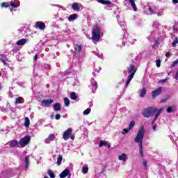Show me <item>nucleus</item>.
I'll return each instance as SVG.
<instances>
[{"label": "nucleus", "instance_id": "nucleus-63", "mask_svg": "<svg viewBox=\"0 0 178 178\" xmlns=\"http://www.w3.org/2000/svg\"><path fill=\"white\" fill-rule=\"evenodd\" d=\"M44 178H49V177H44Z\"/></svg>", "mask_w": 178, "mask_h": 178}, {"label": "nucleus", "instance_id": "nucleus-3", "mask_svg": "<svg viewBox=\"0 0 178 178\" xmlns=\"http://www.w3.org/2000/svg\"><path fill=\"white\" fill-rule=\"evenodd\" d=\"M136 72H137V68H136V66L133 64H131L129 65V67H128V74H129L128 76V79L126 82V87H127L129 84H130V81H131V80H133V77H134V74H136Z\"/></svg>", "mask_w": 178, "mask_h": 178}, {"label": "nucleus", "instance_id": "nucleus-48", "mask_svg": "<svg viewBox=\"0 0 178 178\" xmlns=\"http://www.w3.org/2000/svg\"><path fill=\"white\" fill-rule=\"evenodd\" d=\"M55 118H56V120H59V119H60V115L59 114H57V115H56Z\"/></svg>", "mask_w": 178, "mask_h": 178}, {"label": "nucleus", "instance_id": "nucleus-55", "mask_svg": "<svg viewBox=\"0 0 178 178\" xmlns=\"http://www.w3.org/2000/svg\"><path fill=\"white\" fill-rule=\"evenodd\" d=\"M96 55H97V56H98V58H102L104 56H102V54H96Z\"/></svg>", "mask_w": 178, "mask_h": 178}, {"label": "nucleus", "instance_id": "nucleus-29", "mask_svg": "<svg viewBox=\"0 0 178 178\" xmlns=\"http://www.w3.org/2000/svg\"><path fill=\"white\" fill-rule=\"evenodd\" d=\"M71 99H73L74 101H76L77 99V96H76V92H72L70 94Z\"/></svg>", "mask_w": 178, "mask_h": 178}, {"label": "nucleus", "instance_id": "nucleus-13", "mask_svg": "<svg viewBox=\"0 0 178 178\" xmlns=\"http://www.w3.org/2000/svg\"><path fill=\"white\" fill-rule=\"evenodd\" d=\"M70 171L69 170L65 169L60 174V178H65L69 175V177H70Z\"/></svg>", "mask_w": 178, "mask_h": 178}, {"label": "nucleus", "instance_id": "nucleus-57", "mask_svg": "<svg viewBox=\"0 0 178 178\" xmlns=\"http://www.w3.org/2000/svg\"><path fill=\"white\" fill-rule=\"evenodd\" d=\"M173 3H178V0H172Z\"/></svg>", "mask_w": 178, "mask_h": 178}, {"label": "nucleus", "instance_id": "nucleus-4", "mask_svg": "<svg viewBox=\"0 0 178 178\" xmlns=\"http://www.w3.org/2000/svg\"><path fill=\"white\" fill-rule=\"evenodd\" d=\"M99 38H101V30L98 26L93 29L92 34V40L93 42H98L99 41Z\"/></svg>", "mask_w": 178, "mask_h": 178}, {"label": "nucleus", "instance_id": "nucleus-7", "mask_svg": "<svg viewBox=\"0 0 178 178\" xmlns=\"http://www.w3.org/2000/svg\"><path fill=\"white\" fill-rule=\"evenodd\" d=\"M72 128H69L64 132L63 137L65 141H67V140H69V137H70V134H72Z\"/></svg>", "mask_w": 178, "mask_h": 178}, {"label": "nucleus", "instance_id": "nucleus-24", "mask_svg": "<svg viewBox=\"0 0 178 178\" xmlns=\"http://www.w3.org/2000/svg\"><path fill=\"white\" fill-rule=\"evenodd\" d=\"M24 126L25 127H29L30 126V119L28 117L24 119Z\"/></svg>", "mask_w": 178, "mask_h": 178}, {"label": "nucleus", "instance_id": "nucleus-50", "mask_svg": "<svg viewBox=\"0 0 178 178\" xmlns=\"http://www.w3.org/2000/svg\"><path fill=\"white\" fill-rule=\"evenodd\" d=\"M172 30H173L174 33H176V31H177V27L174 26L173 28H172Z\"/></svg>", "mask_w": 178, "mask_h": 178}, {"label": "nucleus", "instance_id": "nucleus-2", "mask_svg": "<svg viewBox=\"0 0 178 178\" xmlns=\"http://www.w3.org/2000/svg\"><path fill=\"white\" fill-rule=\"evenodd\" d=\"M144 134H145V129H144V126H142L139 129L134 138L135 143L139 145V152L141 156H144V151L143 150V140H144Z\"/></svg>", "mask_w": 178, "mask_h": 178}, {"label": "nucleus", "instance_id": "nucleus-52", "mask_svg": "<svg viewBox=\"0 0 178 178\" xmlns=\"http://www.w3.org/2000/svg\"><path fill=\"white\" fill-rule=\"evenodd\" d=\"M149 11L150 12V13H154V9H152V8L151 7L149 8Z\"/></svg>", "mask_w": 178, "mask_h": 178}, {"label": "nucleus", "instance_id": "nucleus-45", "mask_svg": "<svg viewBox=\"0 0 178 178\" xmlns=\"http://www.w3.org/2000/svg\"><path fill=\"white\" fill-rule=\"evenodd\" d=\"M0 60H1V62H3V60H6V56H5L4 55H1V58Z\"/></svg>", "mask_w": 178, "mask_h": 178}, {"label": "nucleus", "instance_id": "nucleus-22", "mask_svg": "<svg viewBox=\"0 0 178 178\" xmlns=\"http://www.w3.org/2000/svg\"><path fill=\"white\" fill-rule=\"evenodd\" d=\"M99 3H102V5H111V1H105V0H97Z\"/></svg>", "mask_w": 178, "mask_h": 178}, {"label": "nucleus", "instance_id": "nucleus-31", "mask_svg": "<svg viewBox=\"0 0 178 178\" xmlns=\"http://www.w3.org/2000/svg\"><path fill=\"white\" fill-rule=\"evenodd\" d=\"M135 125H136V122L134 121H131L129 125V130H131Z\"/></svg>", "mask_w": 178, "mask_h": 178}, {"label": "nucleus", "instance_id": "nucleus-39", "mask_svg": "<svg viewBox=\"0 0 178 178\" xmlns=\"http://www.w3.org/2000/svg\"><path fill=\"white\" fill-rule=\"evenodd\" d=\"M152 26H153L154 28L157 29V27L159 26V22H154Z\"/></svg>", "mask_w": 178, "mask_h": 178}, {"label": "nucleus", "instance_id": "nucleus-38", "mask_svg": "<svg viewBox=\"0 0 178 178\" xmlns=\"http://www.w3.org/2000/svg\"><path fill=\"white\" fill-rule=\"evenodd\" d=\"M176 44H178V38H175V40L172 42V47H176Z\"/></svg>", "mask_w": 178, "mask_h": 178}, {"label": "nucleus", "instance_id": "nucleus-42", "mask_svg": "<svg viewBox=\"0 0 178 178\" xmlns=\"http://www.w3.org/2000/svg\"><path fill=\"white\" fill-rule=\"evenodd\" d=\"M155 122H154L152 124V130L153 131H155L156 130V124H154Z\"/></svg>", "mask_w": 178, "mask_h": 178}, {"label": "nucleus", "instance_id": "nucleus-34", "mask_svg": "<svg viewBox=\"0 0 178 178\" xmlns=\"http://www.w3.org/2000/svg\"><path fill=\"white\" fill-rule=\"evenodd\" d=\"M10 6H12V8H17V3H15L14 0H11L10 1Z\"/></svg>", "mask_w": 178, "mask_h": 178}, {"label": "nucleus", "instance_id": "nucleus-62", "mask_svg": "<svg viewBox=\"0 0 178 178\" xmlns=\"http://www.w3.org/2000/svg\"><path fill=\"white\" fill-rule=\"evenodd\" d=\"M1 111H2V112H3V111H5V108H3Z\"/></svg>", "mask_w": 178, "mask_h": 178}, {"label": "nucleus", "instance_id": "nucleus-5", "mask_svg": "<svg viewBox=\"0 0 178 178\" xmlns=\"http://www.w3.org/2000/svg\"><path fill=\"white\" fill-rule=\"evenodd\" d=\"M30 140H31V138H30V136H25L20 139V140L18 141L19 148H24L26 145H29V143H30Z\"/></svg>", "mask_w": 178, "mask_h": 178}, {"label": "nucleus", "instance_id": "nucleus-26", "mask_svg": "<svg viewBox=\"0 0 178 178\" xmlns=\"http://www.w3.org/2000/svg\"><path fill=\"white\" fill-rule=\"evenodd\" d=\"M82 173L83 175H87L88 173V167L83 166L82 167Z\"/></svg>", "mask_w": 178, "mask_h": 178}, {"label": "nucleus", "instance_id": "nucleus-40", "mask_svg": "<svg viewBox=\"0 0 178 178\" xmlns=\"http://www.w3.org/2000/svg\"><path fill=\"white\" fill-rule=\"evenodd\" d=\"M156 65L157 67H161V60H156Z\"/></svg>", "mask_w": 178, "mask_h": 178}, {"label": "nucleus", "instance_id": "nucleus-58", "mask_svg": "<svg viewBox=\"0 0 178 178\" xmlns=\"http://www.w3.org/2000/svg\"><path fill=\"white\" fill-rule=\"evenodd\" d=\"M51 119H54V118H55V115L53 114L51 115Z\"/></svg>", "mask_w": 178, "mask_h": 178}, {"label": "nucleus", "instance_id": "nucleus-51", "mask_svg": "<svg viewBox=\"0 0 178 178\" xmlns=\"http://www.w3.org/2000/svg\"><path fill=\"white\" fill-rule=\"evenodd\" d=\"M3 63L4 66H8V63H6V60H3Z\"/></svg>", "mask_w": 178, "mask_h": 178}, {"label": "nucleus", "instance_id": "nucleus-36", "mask_svg": "<svg viewBox=\"0 0 178 178\" xmlns=\"http://www.w3.org/2000/svg\"><path fill=\"white\" fill-rule=\"evenodd\" d=\"M1 8H8L9 5L6 2H3L1 4Z\"/></svg>", "mask_w": 178, "mask_h": 178}, {"label": "nucleus", "instance_id": "nucleus-14", "mask_svg": "<svg viewBox=\"0 0 178 178\" xmlns=\"http://www.w3.org/2000/svg\"><path fill=\"white\" fill-rule=\"evenodd\" d=\"M36 27H38L40 30L45 29V24L42 22H36Z\"/></svg>", "mask_w": 178, "mask_h": 178}, {"label": "nucleus", "instance_id": "nucleus-32", "mask_svg": "<svg viewBox=\"0 0 178 178\" xmlns=\"http://www.w3.org/2000/svg\"><path fill=\"white\" fill-rule=\"evenodd\" d=\"M63 160V157H62V156H58V158L57 159V165H61Z\"/></svg>", "mask_w": 178, "mask_h": 178}, {"label": "nucleus", "instance_id": "nucleus-10", "mask_svg": "<svg viewBox=\"0 0 178 178\" xmlns=\"http://www.w3.org/2000/svg\"><path fill=\"white\" fill-rule=\"evenodd\" d=\"M7 144L11 147H17V148H19V141L16 140H13L11 141H9L8 143H7Z\"/></svg>", "mask_w": 178, "mask_h": 178}, {"label": "nucleus", "instance_id": "nucleus-44", "mask_svg": "<svg viewBox=\"0 0 178 178\" xmlns=\"http://www.w3.org/2000/svg\"><path fill=\"white\" fill-rule=\"evenodd\" d=\"M172 111H173V108H172V107H168V108H167V112H168V113H172Z\"/></svg>", "mask_w": 178, "mask_h": 178}, {"label": "nucleus", "instance_id": "nucleus-61", "mask_svg": "<svg viewBox=\"0 0 178 178\" xmlns=\"http://www.w3.org/2000/svg\"><path fill=\"white\" fill-rule=\"evenodd\" d=\"M2 89V85L0 83V90Z\"/></svg>", "mask_w": 178, "mask_h": 178}, {"label": "nucleus", "instance_id": "nucleus-28", "mask_svg": "<svg viewBox=\"0 0 178 178\" xmlns=\"http://www.w3.org/2000/svg\"><path fill=\"white\" fill-rule=\"evenodd\" d=\"M64 104L65 106H69V105H70V100H69V98L67 97L64 98Z\"/></svg>", "mask_w": 178, "mask_h": 178}, {"label": "nucleus", "instance_id": "nucleus-46", "mask_svg": "<svg viewBox=\"0 0 178 178\" xmlns=\"http://www.w3.org/2000/svg\"><path fill=\"white\" fill-rule=\"evenodd\" d=\"M177 63H178V60H176L175 61H174L172 64V67H175V66H176Z\"/></svg>", "mask_w": 178, "mask_h": 178}, {"label": "nucleus", "instance_id": "nucleus-30", "mask_svg": "<svg viewBox=\"0 0 178 178\" xmlns=\"http://www.w3.org/2000/svg\"><path fill=\"white\" fill-rule=\"evenodd\" d=\"M47 173L49 175V176L51 177V178H55V174L54 173V172L51 170H49L47 171Z\"/></svg>", "mask_w": 178, "mask_h": 178}, {"label": "nucleus", "instance_id": "nucleus-20", "mask_svg": "<svg viewBox=\"0 0 178 178\" xmlns=\"http://www.w3.org/2000/svg\"><path fill=\"white\" fill-rule=\"evenodd\" d=\"M72 9L73 10H76V12H79L80 10V7L79 6V3H72Z\"/></svg>", "mask_w": 178, "mask_h": 178}, {"label": "nucleus", "instance_id": "nucleus-16", "mask_svg": "<svg viewBox=\"0 0 178 178\" xmlns=\"http://www.w3.org/2000/svg\"><path fill=\"white\" fill-rule=\"evenodd\" d=\"M26 42H27V40L25 38H22L17 42V45H18L19 47H23V45H24V44H26Z\"/></svg>", "mask_w": 178, "mask_h": 178}, {"label": "nucleus", "instance_id": "nucleus-59", "mask_svg": "<svg viewBox=\"0 0 178 178\" xmlns=\"http://www.w3.org/2000/svg\"><path fill=\"white\" fill-rule=\"evenodd\" d=\"M122 45L123 47H124V45H126V43L124 42H122Z\"/></svg>", "mask_w": 178, "mask_h": 178}, {"label": "nucleus", "instance_id": "nucleus-43", "mask_svg": "<svg viewBox=\"0 0 178 178\" xmlns=\"http://www.w3.org/2000/svg\"><path fill=\"white\" fill-rule=\"evenodd\" d=\"M143 165L144 168H145V169H147V167L148 166V165H147V162L146 160L143 161Z\"/></svg>", "mask_w": 178, "mask_h": 178}, {"label": "nucleus", "instance_id": "nucleus-25", "mask_svg": "<svg viewBox=\"0 0 178 178\" xmlns=\"http://www.w3.org/2000/svg\"><path fill=\"white\" fill-rule=\"evenodd\" d=\"M145 94H147V90H145V88L141 89L140 93V97L141 98H144V97H145Z\"/></svg>", "mask_w": 178, "mask_h": 178}, {"label": "nucleus", "instance_id": "nucleus-1", "mask_svg": "<svg viewBox=\"0 0 178 178\" xmlns=\"http://www.w3.org/2000/svg\"><path fill=\"white\" fill-rule=\"evenodd\" d=\"M162 111H163V108L158 109L152 107H148L147 108H145L143 111V115L144 118H151V116H152L153 115H155L154 118L152 121V124H154L156 119H158V117L159 116V115L162 113Z\"/></svg>", "mask_w": 178, "mask_h": 178}, {"label": "nucleus", "instance_id": "nucleus-27", "mask_svg": "<svg viewBox=\"0 0 178 178\" xmlns=\"http://www.w3.org/2000/svg\"><path fill=\"white\" fill-rule=\"evenodd\" d=\"M22 99H23L22 97H17L15 99V105H18V104H23V102H22Z\"/></svg>", "mask_w": 178, "mask_h": 178}, {"label": "nucleus", "instance_id": "nucleus-35", "mask_svg": "<svg viewBox=\"0 0 178 178\" xmlns=\"http://www.w3.org/2000/svg\"><path fill=\"white\" fill-rule=\"evenodd\" d=\"M159 44L158 43V42H155L154 43V44L152 45V49H156V48H158Z\"/></svg>", "mask_w": 178, "mask_h": 178}, {"label": "nucleus", "instance_id": "nucleus-54", "mask_svg": "<svg viewBox=\"0 0 178 178\" xmlns=\"http://www.w3.org/2000/svg\"><path fill=\"white\" fill-rule=\"evenodd\" d=\"M165 56H166L167 58H169V56H170V52H167V53L165 54Z\"/></svg>", "mask_w": 178, "mask_h": 178}, {"label": "nucleus", "instance_id": "nucleus-53", "mask_svg": "<svg viewBox=\"0 0 178 178\" xmlns=\"http://www.w3.org/2000/svg\"><path fill=\"white\" fill-rule=\"evenodd\" d=\"M157 16H163V12L158 13Z\"/></svg>", "mask_w": 178, "mask_h": 178}, {"label": "nucleus", "instance_id": "nucleus-15", "mask_svg": "<svg viewBox=\"0 0 178 178\" xmlns=\"http://www.w3.org/2000/svg\"><path fill=\"white\" fill-rule=\"evenodd\" d=\"M119 161H122V162H126L127 159V154L126 153H122L121 155L118 156Z\"/></svg>", "mask_w": 178, "mask_h": 178}, {"label": "nucleus", "instance_id": "nucleus-21", "mask_svg": "<svg viewBox=\"0 0 178 178\" xmlns=\"http://www.w3.org/2000/svg\"><path fill=\"white\" fill-rule=\"evenodd\" d=\"M77 17H78V16L76 14H72L69 16L68 20H69V22H73L74 20H76V19H77Z\"/></svg>", "mask_w": 178, "mask_h": 178}, {"label": "nucleus", "instance_id": "nucleus-33", "mask_svg": "<svg viewBox=\"0 0 178 178\" xmlns=\"http://www.w3.org/2000/svg\"><path fill=\"white\" fill-rule=\"evenodd\" d=\"M90 112H91V108H87L83 111V115H90Z\"/></svg>", "mask_w": 178, "mask_h": 178}, {"label": "nucleus", "instance_id": "nucleus-60", "mask_svg": "<svg viewBox=\"0 0 178 178\" xmlns=\"http://www.w3.org/2000/svg\"><path fill=\"white\" fill-rule=\"evenodd\" d=\"M124 74L125 76H127V72H126V71L124 72Z\"/></svg>", "mask_w": 178, "mask_h": 178}, {"label": "nucleus", "instance_id": "nucleus-8", "mask_svg": "<svg viewBox=\"0 0 178 178\" xmlns=\"http://www.w3.org/2000/svg\"><path fill=\"white\" fill-rule=\"evenodd\" d=\"M162 87H159L157 89H156L154 91L152 92V98H156V97H158V95H161V92H162Z\"/></svg>", "mask_w": 178, "mask_h": 178}, {"label": "nucleus", "instance_id": "nucleus-18", "mask_svg": "<svg viewBox=\"0 0 178 178\" xmlns=\"http://www.w3.org/2000/svg\"><path fill=\"white\" fill-rule=\"evenodd\" d=\"M108 147V148H111V145H108V142L106 140H100V144L99 147Z\"/></svg>", "mask_w": 178, "mask_h": 178}, {"label": "nucleus", "instance_id": "nucleus-49", "mask_svg": "<svg viewBox=\"0 0 178 178\" xmlns=\"http://www.w3.org/2000/svg\"><path fill=\"white\" fill-rule=\"evenodd\" d=\"M129 130H130V129H124V130H123L124 132H122V134H124V133H129Z\"/></svg>", "mask_w": 178, "mask_h": 178}, {"label": "nucleus", "instance_id": "nucleus-64", "mask_svg": "<svg viewBox=\"0 0 178 178\" xmlns=\"http://www.w3.org/2000/svg\"><path fill=\"white\" fill-rule=\"evenodd\" d=\"M71 138H72V140H74L73 137H72Z\"/></svg>", "mask_w": 178, "mask_h": 178}, {"label": "nucleus", "instance_id": "nucleus-41", "mask_svg": "<svg viewBox=\"0 0 178 178\" xmlns=\"http://www.w3.org/2000/svg\"><path fill=\"white\" fill-rule=\"evenodd\" d=\"M168 80H169V78H165V79H161L159 81V83H166V81H168Z\"/></svg>", "mask_w": 178, "mask_h": 178}, {"label": "nucleus", "instance_id": "nucleus-47", "mask_svg": "<svg viewBox=\"0 0 178 178\" xmlns=\"http://www.w3.org/2000/svg\"><path fill=\"white\" fill-rule=\"evenodd\" d=\"M120 26H121V29L122 30H126V26H124V24H120Z\"/></svg>", "mask_w": 178, "mask_h": 178}, {"label": "nucleus", "instance_id": "nucleus-19", "mask_svg": "<svg viewBox=\"0 0 178 178\" xmlns=\"http://www.w3.org/2000/svg\"><path fill=\"white\" fill-rule=\"evenodd\" d=\"M25 168L28 169L30 165V156H26L25 157Z\"/></svg>", "mask_w": 178, "mask_h": 178}, {"label": "nucleus", "instance_id": "nucleus-12", "mask_svg": "<svg viewBox=\"0 0 178 178\" xmlns=\"http://www.w3.org/2000/svg\"><path fill=\"white\" fill-rule=\"evenodd\" d=\"M91 86H92V92H95L97 91V89L98 88V84L97 83V81L95 80L92 79L91 80Z\"/></svg>", "mask_w": 178, "mask_h": 178}, {"label": "nucleus", "instance_id": "nucleus-23", "mask_svg": "<svg viewBox=\"0 0 178 178\" xmlns=\"http://www.w3.org/2000/svg\"><path fill=\"white\" fill-rule=\"evenodd\" d=\"M54 109L56 112H58V111H60V104L59 103H56L54 105Z\"/></svg>", "mask_w": 178, "mask_h": 178}, {"label": "nucleus", "instance_id": "nucleus-37", "mask_svg": "<svg viewBox=\"0 0 178 178\" xmlns=\"http://www.w3.org/2000/svg\"><path fill=\"white\" fill-rule=\"evenodd\" d=\"M168 99H170V96H167L165 98L162 99L161 102L162 103L166 102V101H168Z\"/></svg>", "mask_w": 178, "mask_h": 178}, {"label": "nucleus", "instance_id": "nucleus-56", "mask_svg": "<svg viewBox=\"0 0 178 178\" xmlns=\"http://www.w3.org/2000/svg\"><path fill=\"white\" fill-rule=\"evenodd\" d=\"M34 59L35 60H37V59H38V56L37 54L35 55Z\"/></svg>", "mask_w": 178, "mask_h": 178}, {"label": "nucleus", "instance_id": "nucleus-17", "mask_svg": "<svg viewBox=\"0 0 178 178\" xmlns=\"http://www.w3.org/2000/svg\"><path fill=\"white\" fill-rule=\"evenodd\" d=\"M129 2L131 6L133 8L134 12H137V6L136 5L134 0H129Z\"/></svg>", "mask_w": 178, "mask_h": 178}, {"label": "nucleus", "instance_id": "nucleus-11", "mask_svg": "<svg viewBox=\"0 0 178 178\" xmlns=\"http://www.w3.org/2000/svg\"><path fill=\"white\" fill-rule=\"evenodd\" d=\"M55 138H56L55 137V135H54L52 134H49V137L47 139H45L44 143L46 144H49V143H51V141H55Z\"/></svg>", "mask_w": 178, "mask_h": 178}, {"label": "nucleus", "instance_id": "nucleus-6", "mask_svg": "<svg viewBox=\"0 0 178 178\" xmlns=\"http://www.w3.org/2000/svg\"><path fill=\"white\" fill-rule=\"evenodd\" d=\"M54 104V99H44L42 101L41 106H46L47 108H49L51 105Z\"/></svg>", "mask_w": 178, "mask_h": 178}, {"label": "nucleus", "instance_id": "nucleus-9", "mask_svg": "<svg viewBox=\"0 0 178 178\" xmlns=\"http://www.w3.org/2000/svg\"><path fill=\"white\" fill-rule=\"evenodd\" d=\"M81 49H83V46L81 44H76L74 45V55H77L78 54H80L81 52Z\"/></svg>", "mask_w": 178, "mask_h": 178}]
</instances>
